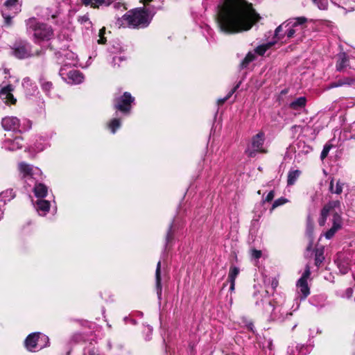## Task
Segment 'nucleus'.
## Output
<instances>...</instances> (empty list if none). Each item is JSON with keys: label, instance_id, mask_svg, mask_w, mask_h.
<instances>
[{"label": "nucleus", "instance_id": "obj_1", "mask_svg": "<svg viewBox=\"0 0 355 355\" xmlns=\"http://www.w3.org/2000/svg\"><path fill=\"white\" fill-rule=\"evenodd\" d=\"M217 23L225 33H236L250 30L259 16L246 0H224L218 6Z\"/></svg>", "mask_w": 355, "mask_h": 355}, {"label": "nucleus", "instance_id": "obj_2", "mask_svg": "<svg viewBox=\"0 0 355 355\" xmlns=\"http://www.w3.org/2000/svg\"><path fill=\"white\" fill-rule=\"evenodd\" d=\"M340 202L339 200H333L325 205L321 210L320 217L318 220V223L320 226H324L325 225L327 218L330 214L333 215V225L325 233V237L327 239L332 238L336 232L341 228V217L336 211H335V209L340 208Z\"/></svg>", "mask_w": 355, "mask_h": 355}, {"label": "nucleus", "instance_id": "obj_3", "mask_svg": "<svg viewBox=\"0 0 355 355\" xmlns=\"http://www.w3.org/2000/svg\"><path fill=\"white\" fill-rule=\"evenodd\" d=\"M26 26L27 32L33 35L36 43L49 41L54 36L53 30L50 25L41 22L35 17L28 19L26 21Z\"/></svg>", "mask_w": 355, "mask_h": 355}, {"label": "nucleus", "instance_id": "obj_4", "mask_svg": "<svg viewBox=\"0 0 355 355\" xmlns=\"http://www.w3.org/2000/svg\"><path fill=\"white\" fill-rule=\"evenodd\" d=\"M150 21L148 12L144 9H135L125 14L120 21L121 25L131 28H141L147 26Z\"/></svg>", "mask_w": 355, "mask_h": 355}, {"label": "nucleus", "instance_id": "obj_5", "mask_svg": "<svg viewBox=\"0 0 355 355\" xmlns=\"http://www.w3.org/2000/svg\"><path fill=\"white\" fill-rule=\"evenodd\" d=\"M306 21L307 19L305 17L291 18L275 29V36L278 39L282 38L283 35L280 34V33L284 28H286L285 35L288 38H292L295 36L296 33L302 31L305 28L304 24Z\"/></svg>", "mask_w": 355, "mask_h": 355}, {"label": "nucleus", "instance_id": "obj_6", "mask_svg": "<svg viewBox=\"0 0 355 355\" xmlns=\"http://www.w3.org/2000/svg\"><path fill=\"white\" fill-rule=\"evenodd\" d=\"M265 140V134L263 132H259L252 137L251 142V148H248L245 153L250 157H254L257 153H266L268 151L263 148Z\"/></svg>", "mask_w": 355, "mask_h": 355}, {"label": "nucleus", "instance_id": "obj_7", "mask_svg": "<svg viewBox=\"0 0 355 355\" xmlns=\"http://www.w3.org/2000/svg\"><path fill=\"white\" fill-rule=\"evenodd\" d=\"M60 75L69 84H80L83 80V74L75 69L67 71L65 67H62L60 70Z\"/></svg>", "mask_w": 355, "mask_h": 355}, {"label": "nucleus", "instance_id": "obj_8", "mask_svg": "<svg viewBox=\"0 0 355 355\" xmlns=\"http://www.w3.org/2000/svg\"><path fill=\"white\" fill-rule=\"evenodd\" d=\"M134 101L130 93L125 92L123 95L115 100L114 107L123 112H129L131 108V103Z\"/></svg>", "mask_w": 355, "mask_h": 355}, {"label": "nucleus", "instance_id": "obj_9", "mask_svg": "<svg viewBox=\"0 0 355 355\" xmlns=\"http://www.w3.org/2000/svg\"><path fill=\"white\" fill-rule=\"evenodd\" d=\"M42 52V51H37L35 55H40ZM13 53L15 56L19 59H24L35 55L34 53H31V45L27 42L19 44L14 49Z\"/></svg>", "mask_w": 355, "mask_h": 355}, {"label": "nucleus", "instance_id": "obj_10", "mask_svg": "<svg viewBox=\"0 0 355 355\" xmlns=\"http://www.w3.org/2000/svg\"><path fill=\"white\" fill-rule=\"evenodd\" d=\"M13 91L14 87L11 85L2 87L0 89V98L6 104H15L17 99L12 94Z\"/></svg>", "mask_w": 355, "mask_h": 355}, {"label": "nucleus", "instance_id": "obj_11", "mask_svg": "<svg viewBox=\"0 0 355 355\" xmlns=\"http://www.w3.org/2000/svg\"><path fill=\"white\" fill-rule=\"evenodd\" d=\"M2 127L6 130L17 131L20 126L19 120L15 116H7L1 121Z\"/></svg>", "mask_w": 355, "mask_h": 355}, {"label": "nucleus", "instance_id": "obj_12", "mask_svg": "<svg viewBox=\"0 0 355 355\" xmlns=\"http://www.w3.org/2000/svg\"><path fill=\"white\" fill-rule=\"evenodd\" d=\"M39 339L46 340H48V337L44 335L40 336L39 334L36 333L30 334L25 340L26 348L30 351L33 350L37 345V341Z\"/></svg>", "mask_w": 355, "mask_h": 355}, {"label": "nucleus", "instance_id": "obj_13", "mask_svg": "<svg viewBox=\"0 0 355 355\" xmlns=\"http://www.w3.org/2000/svg\"><path fill=\"white\" fill-rule=\"evenodd\" d=\"M23 146V139L16 137L14 139H7L4 143V147L9 150H16Z\"/></svg>", "mask_w": 355, "mask_h": 355}, {"label": "nucleus", "instance_id": "obj_14", "mask_svg": "<svg viewBox=\"0 0 355 355\" xmlns=\"http://www.w3.org/2000/svg\"><path fill=\"white\" fill-rule=\"evenodd\" d=\"M332 2L346 12L355 10V0H332Z\"/></svg>", "mask_w": 355, "mask_h": 355}, {"label": "nucleus", "instance_id": "obj_15", "mask_svg": "<svg viewBox=\"0 0 355 355\" xmlns=\"http://www.w3.org/2000/svg\"><path fill=\"white\" fill-rule=\"evenodd\" d=\"M19 168L21 171L24 174V176H31L33 177L36 173H40V171L37 168H33L31 165L25 164L24 162L20 163L19 164Z\"/></svg>", "mask_w": 355, "mask_h": 355}, {"label": "nucleus", "instance_id": "obj_16", "mask_svg": "<svg viewBox=\"0 0 355 355\" xmlns=\"http://www.w3.org/2000/svg\"><path fill=\"white\" fill-rule=\"evenodd\" d=\"M85 6H90L92 8H98L100 6L110 5L114 0H81Z\"/></svg>", "mask_w": 355, "mask_h": 355}, {"label": "nucleus", "instance_id": "obj_17", "mask_svg": "<svg viewBox=\"0 0 355 355\" xmlns=\"http://www.w3.org/2000/svg\"><path fill=\"white\" fill-rule=\"evenodd\" d=\"M156 288L158 297H161L162 285H161V261H158L155 271Z\"/></svg>", "mask_w": 355, "mask_h": 355}, {"label": "nucleus", "instance_id": "obj_18", "mask_svg": "<svg viewBox=\"0 0 355 355\" xmlns=\"http://www.w3.org/2000/svg\"><path fill=\"white\" fill-rule=\"evenodd\" d=\"M239 273V268L234 266L231 267L230 269L229 275H228V279L230 282V291H234V286H235V280L237 277V275Z\"/></svg>", "mask_w": 355, "mask_h": 355}, {"label": "nucleus", "instance_id": "obj_19", "mask_svg": "<svg viewBox=\"0 0 355 355\" xmlns=\"http://www.w3.org/2000/svg\"><path fill=\"white\" fill-rule=\"evenodd\" d=\"M297 286L302 295V298L304 299L309 295L310 291L307 282L304 281V279H299L297 283Z\"/></svg>", "mask_w": 355, "mask_h": 355}, {"label": "nucleus", "instance_id": "obj_20", "mask_svg": "<svg viewBox=\"0 0 355 355\" xmlns=\"http://www.w3.org/2000/svg\"><path fill=\"white\" fill-rule=\"evenodd\" d=\"M348 58L345 53L338 54V59L336 64V69L338 71H342L347 66Z\"/></svg>", "mask_w": 355, "mask_h": 355}, {"label": "nucleus", "instance_id": "obj_21", "mask_svg": "<svg viewBox=\"0 0 355 355\" xmlns=\"http://www.w3.org/2000/svg\"><path fill=\"white\" fill-rule=\"evenodd\" d=\"M34 193L37 198H44L47 193V187L43 184H37L34 187Z\"/></svg>", "mask_w": 355, "mask_h": 355}, {"label": "nucleus", "instance_id": "obj_22", "mask_svg": "<svg viewBox=\"0 0 355 355\" xmlns=\"http://www.w3.org/2000/svg\"><path fill=\"white\" fill-rule=\"evenodd\" d=\"M301 171L300 170H293L289 171L288 174L287 184L288 186L293 185L297 178L300 177Z\"/></svg>", "mask_w": 355, "mask_h": 355}, {"label": "nucleus", "instance_id": "obj_23", "mask_svg": "<svg viewBox=\"0 0 355 355\" xmlns=\"http://www.w3.org/2000/svg\"><path fill=\"white\" fill-rule=\"evenodd\" d=\"M50 207V203L47 200H38L37 201V210L38 211H42L43 214H46L49 211Z\"/></svg>", "mask_w": 355, "mask_h": 355}, {"label": "nucleus", "instance_id": "obj_24", "mask_svg": "<svg viewBox=\"0 0 355 355\" xmlns=\"http://www.w3.org/2000/svg\"><path fill=\"white\" fill-rule=\"evenodd\" d=\"M354 82V80L353 78H349V77H346V78L340 79L338 81L332 83L329 86V88L338 87H340V86H343L345 85H352Z\"/></svg>", "mask_w": 355, "mask_h": 355}, {"label": "nucleus", "instance_id": "obj_25", "mask_svg": "<svg viewBox=\"0 0 355 355\" xmlns=\"http://www.w3.org/2000/svg\"><path fill=\"white\" fill-rule=\"evenodd\" d=\"M4 6L7 10H13L14 13L19 11L18 0H7L4 3Z\"/></svg>", "mask_w": 355, "mask_h": 355}, {"label": "nucleus", "instance_id": "obj_26", "mask_svg": "<svg viewBox=\"0 0 355 355\" xmlns=\"http://www.w3.org/2000/svg\"><path fill=\"white\" fill-rule=\"evenodd\" d=\"M324 250L323 249H316L315 252V264L316 266L319 267L320 264L323 262L324 259V257L323 255Z\"/></svg>", "mask_w": 355, "mask_h": 355}, {"label": "nucleus", "instance_id": "obj_27", "mask_svg": "<svg viewBox=\"0 0 355 355\" xmlns=\"http://www.w3.org/2000/svg\"><path fill=\"white\" fill-rule=\"evenodd\" d=\"M306 104V98L304 97H300L295 100L290 104V107L294 110H297L304 107Z\"/></svg>", "mask_w": 355, "mask_h": 355}, {"label": "nucleus", "instance_id": "obj_28", "mask_svg": "<svg viewBox=\"0 0 355 355\" xmlns=\"http://www.w3.org/2000/svg\"><path fill=\"white\" fill-rule=\"evenodd\" d=\"M273 44L274 42H268L267 44L260 45L256 48L255 52L260 55H263Z\"/></svg>", "mask_w": 355, "mask_h": 355}, {"label": "nucleus", "instance_id": "obj_29", "mask_svg": "<svg viewBox=\"0 0 355 355\" xmlns=\"http://www.w3.org/2000/svg\"><path fill=\"white\" fill-rule=\"evenodd\" d=\"M255 58V55L252 53H248L245 58L243 60L241 63V68H245L250 62L253 61Z\"/></svg>", "mask_w": 355, "mask_h": 355}, {"label": "nucleus", "instance_id": "obj_30", "mask_svg": "<svg viewBox=\"0 0 355 355\" xmlns=\"http://www.w3.org/2000/svg\"><path fill=\"white\" fill-rule=\"evenodd\" d=\"M343 184L341 183L340 181H338L336 183V189L334 190V181L331 180L330 182L329 189L331 192L335 193L336 194H340L343 191Z\"/></svg>", "mask_w": 355, "mask_h": 355}, {"label": "nucleus", "instance_id": "obj_31", "mask_svg": "<svg viewBox=\"0 0 355 355\" xmlns=\"http://www.w3.org/2000/svg\"><path fill=\"white\" fill-rule=\"evenodd\" d=\"M109 128H110L112 133H115L116 130L121 126L120 120L118 119H112L109 125Z\"/></svg>", "mask_w": 355, "mask_h": 355}, {"label": "nucleus", "instance_id": "obj_32", "mask_svg": "<svg viewBox=\"0 0 355 355\" xmlns=\"http://www.w3.org/2000/svg\"><path fill=\"white\" fill-rule=\"evenodd\" d=\"M320 10H327L328 7L327 0H312Z\"/></svg>", "mask_w": 355, "mask_h": 355}, {"label": "nucleus", "instance_id": "obj_33", "mask_svg": "<svg viewBox=\"0 0 355 355\" xmlns=\"http://www.w3.org/2000/svg\"><path fill=\"white\" fill-rule=\"evenodd\" d=\"M78 22L81 24H84L87 28L91 26V21H89V16L87 15H84L83 16H80L78 19Z\"/></svg>", "mask_w": 355, "mask_h": 355}, {"label": "nucleus", "instance_id": "obj_34", "mask_svg": "<svg viewBox=\"0 0 355 355\" xmlns=\"http://www.w3.org/2000/svg\"><path fill=\"white\" fill-rule=\"evenodd\" d=\"M331 147H332V146L330 144H326L324 146L323 150L320 155V158L322 160L324 159L327 157Z\"/></svg>", "mask_w": 355, "mask_h": 355}, {"label": "nucleus", "instance_id": "obj_35", "mask_svg": "<svg viewBox=\"0 0 355 355\" xmlns=\"http://www.w3.org/2000/svg\"><path fill=\"white\" fill-rule=\"evenodd\" d=\"M287 202H288V200L286 198H279L273 202L272 209H274L275 208H276L280 205H282Z\"/></svg>", "mask_w": 355, "mask_h": 355}, {"label": "nucleus", "instance_id": "obj_36", "mask_svg": "<svg viewBox=\"0 0 355 355\" xmlns=\"http://www.w3.org/2000/svg\"><path fill=\"white\" fill-rule=\"evenodd\" d=\"M42 89L46 92H49L51 91V89H52L53 87V84L51 82H49V81H44L42 83Z\"/></svg>", "mask_w": 355, "mask_h": 355}, {"label": "nucleus", "instance_id": "obj_37", "mask_svg": "<svg viewBox=\"0 0 355 355\" xmlns=\"http://www.w3.org/2000/svg\"><path fill=\"white\" fill-rule=\"evenodd\" d=\"M239 87V85H237L236 87H235L233 89H232L229 93L224 98H220V99H218V103L219 104H223L224 103L227 99H229L231 96L234 93V92L236 91V89H237V87Z\"/></svg>", "mask_w": 355, "mask_h": 355}, {"label": "nucleus", "instance_id": "obj_38", "mask_svg": "<svg viewBox=\"0 0 355 355\" xmlns=\"http://www.w3.org/2000/svg\"><path fill=\"white\" fill-rule=\"evenodd\" d=\"M310 275H311L310 267L309 265H306L304 272L303 273L302 276L301 277V278L300 279H304V281L307 282V279L309 277Z\"/></svg>", "mask_w": 355, "mask_h": 355}, {"label": "nucleus", "instance_id": "obj_39", "mask_svg": "<svg viewBox=\"0 0 355 355\" xmlns=\"http://www.w3.org/2000/svg\"><path fill=\"white\" fill-rule=\"evenodd\" d=\"M261 251L257 250H252L251 251V255L254 259H259L261 257Z\"/></svg>", "mask_w": 355, "mask_h": 355}, {"label": "nucleus", "instance_id": "obj_40", "mask_svg": "<svg viewBox=\"0 0 355 355\" xmlns=\"http://www.w3.org/2000/svg\"><path fill=\"white\" fill-rule=\"evenodd\" d=\"M124 61L123 58L121 56H116L113 58V65L115 67L116 64L120 67L119 62Z\"/></svg>", "mask_w": 355, "mask_h": 355}, {"label": "nucleus", "instance_id": "obj_41", "mask_svg": "<svg viewBox=\"0 0 355 355\" xmlns=\"http://www.w3.org/2000/svg\"><path fill=\"white\" fill-rule=\"evenodd\" d=\"M3 17H4L5 22L7 25H10L12 17L6 13V10L2 11Z\"/></svg>", "mask_w": 355, "mask_h": 355}, {"label": "nucleus", "instance_id": "obj_42", "mask_svg": "<svg viewBox=\"0 0 355 355\" xmlns=\"http://www.w3.org/2000/svg\"><path fill=\"white\" fill-rule=\"evenodd\" d=\"M105 33V28H101L99 31V37L98 43L104 44L105 42V39L103 37V34Z\"/></svg>", "mask_w": 355, "mask_h": 355}, {"label": "nucleus", "instance_id": "obj_43", "mask_svg": "<svg viewBox=\"0 0 355 355\" xmlns=\"http://www.w3.org/2000/svg\"><path fill=\"white\" fill-rule=\"evenodd\" d=\"M173 239V232H172V225L170 226L167 235H166V241L168 242L169 241Z\"/></svg>", "mask_w": 355, "mask_h": 355}, {"label": "nucleus", "instance_id": "obj_44", "mask_svg": "<svg viewBox=\"0 0 355 355\" xmlns=\"http://www.w3.org/2000/svg\"><path fill=\"white\" fill-rule=\"evenodd\" d=\"M274 196H275L274 191H270L268 193L267 196L266 197L265 201L266 202L271 201L274 198Z\"/></svg>", "mask_w": 355, "mask_h": 355}, {"label": "nucleus", "instance_id": "obj_45", "mask_svg": "<svg viewBox=\"0 0 355 355\" xmlns=\"http://www.w3.org/2000/svg\"><path fill=\"white\" fill-rule=\"evenodd\" d=\"M307 224H308L309 228H312L313 227V221L311 219L310 216H309L308 218H307Z\"/></svg>", "mask_w": 355, "mask_h": 355}, {"label": "nucleus", "instance_id": "obj_46", "mask_svg": "<svg viewBox=\"0 0 355 355\" xmlns=\"http://www.w3.org/2000/svg\"><path fill=\"white\" fill-rule=\"evenodd\" d=\"M340 271H341V272L343 274H346L347 272V271H348V268H345L344 269L340 270Z\"/></svg>", "mask_w": 355, "mask_h": 355}, {"label": "nucleus", "instance_id": "obj_47", "mask_svg": "<svg viewBox=\"0 0 355 355\" xmlns=\"http://www.w3.org/2000/svg\"><path fill=\"white\" fill-rule=\"evenodd\" d=\"M4 73H9V70H8V69H4Z\"/></svg>", "mask_w": 355, "mask_h": 355}, {"label": "nucleus", "instance_id": "obj_48", "mask_svg": "<svg viewBox=\"0 0 355 355\" xmlns=\"http://www.w3.org/2000/svg\"><path fill=\"white\" fill-rule=\"evenodd\" d=\"M252 326H253V325H252V324H249V327H249V329H250L251 330H252Z\"/></svg>", "mask_w": 355, "mask_h": 355}]
</instances>
